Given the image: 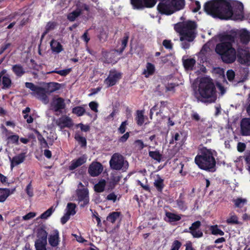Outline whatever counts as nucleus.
Instances as JSON below:
<instances>
[{"mask_svg": "<svg viewBox=\"0 0 250 250\" xmlns=\"http://www.w3.org/2000/svg\"><path fill=\"white\" fill-rule=\"evenodd\" d=\"M204 9L208 15L213 17L227 20L230 18L235 12L239 17L242 16L243 5L238 1L211 0L205 4Z\"/></svg>", "mask_w": 250, "mask_h": 250, "instance_id": "1", "label": "nucleus"}, {"mask_svg": "<svg viewBox=\"0 0 250 250\" xmlns=\"http://www.w3.org/2000/svg\"><path fill=\"white\" fill-rule=\"evenodd\" d=\"M234 42L235 38L231 35H227L223 42L216 46V52L220 56L223 62L226 63H231L236 59L237 52L233 47Z\"/></svg>", "mask_w": 250, "mask_h": 250, "instance_id": "2", "label": "nucleus"}, {"mask_svg": "<svg viewBox=\"0 0 250 250\" xmlns=\"http://www.w3.org/2000/svg\"><path fill=\"white\" fill-rule=\"evenodd\" d=\"M195 96L198 101L203 103H213L216 99V89L211 79L203 78L199 86L198 92H195Z\"/></svg>", "mask_w": 250, "mask_h": 250, "instance_id": "3", "label": "nucleus"}, {"mask_svg": "<svg viewBox=\"0 0 250 250\" xmlns=\"http://www.w3.org/2000/svg\"><path fill=\"white\" fill-rule=\"evenodd\" d=\"M215 151L211 149L203 147L199 150L195 158V162L201 169L209 171H215L216 161L214 157Z\"/></svg>", "mask_w": 250, "mask_h": 250, "instance_id": "4", "label": "nucleus"}, {"mask_svg": "<svg viewBox=\"0 0 250 250\" xmlns=\"http://www.w3.org/2000/svg\"><path fill=\"white\" fill-rule=\"evenodd\" d=\"M196 28V25L193 21H189L182 23L178 32L181 35L180 41L183 48L186 49L189 48V42H192L195 37Z\"/></svg>", "mask_w": 250, "mask_h": 250, "instance_id": "5", "label": "nucleus"}, {"mask_svg": "<svg viewBox=\"0 0 250 250\" xmlns=\"http://www.w3.org/2000/svg\"><path fill=\"white\" fill-rule=\"evenodd\" d=\"M184 5V0H171L167 1L165 3H160L157 6V8L162 14L170 15L175 11L182 9Z\"/></svg>", "mask_w": 250, "mask_h": 250, "instance_id": "6", "label": "nucleus"}, {"mask_svg": "<svg viewBox=\"0 0 250 250\" xmlns=\"http://www.w3.org/2000/svg\"><path fill=\"white\" fill-rule=\"evenodd\" d=\"M109 165L111 169L116 170L125 171L128 167L127 161L119 153L113 154L109 161Z\"/></svg>", "mask_w": 250, "mask_h": 250, "instance_id": "7", "label": "nucleus"}, {"mask_svg": "<svg viewBox=\"0 0 250 250\" xmlns=\"http://www.w3.org/2000/svg\"><path fill=\"white\" fill-rule=\"evenodd\" d=\"M237 56L239 63L248 66L250 65V52L248 48L239 45L237 49Z\"/></svg>", "mask_w": 250, "mask_h": 250, "instance_id": "8", "label": "nucleus"}, {"mask_svg": "<svg viewBox=\"0 0 250 250\" xmlns=\"http://www.w3.org/2000/svg\"><path fill=\"white\" fill-rule=\"evenodd\" d=\"M51 109L59 115L62 113V110L65 108L66 105L63 99L58 96H55L50 103Z\"/></svg>", "mask_w": 250, "mask_h": 250, "instance_id": "9", "label": "nucleus"}, {"mask_svg": "<svg viewBox=\"0 0 250 250\" xmlns=\"http://www.w3.org/2000/svg\"><path fill=\"white\" fill-rule=\"evenodd\" d=\"M131 3L134 8L142 9L144 7L151 8L153 7L156 3V0H130Z\"/></svg>", "mask_w": 250, "mask_h": 250, "instance_id": "10", "label": "nucleus"}, {"mask_svg": "<svg viewBox=\"0 0 250 250\" xmlns=\"http://www.w3.org/2000/svg\"><path fill=\"white\" fill-rule=\"evenodd\" d=\"M121 78V74L116 71H111L108 77L104 80V83L107 87L111 86L116 84Z\"/></svg>", "mask_w": 250, "mask_h": 250, "instance_id": "11", "label": "nucleus"}, {"mask_svg": "<svg viewBox=\"0 0 250 250\" xmlns=\"http://www.w3.org/2000/svg\"><path fill=\"white\" fill-rule=\"evenodd\" d=\"M56 124L61 129L65 127L70 128L73 125L72 119L67 116H62L57 119Z\"/></svg>", "mask_w": 250, "mask_h": 250, "instance_id": "12", "label": "nucleus"}, {"mask_svg": "<svg viewBox=\"0 0 250 250\" xmlns=\"http://www.w3.org/2000/svg\"><path fill=\"white\" fill-rule=\"evenodd\" d=\"M201 225L199 221H197L192 224L189 228V231L185 230L186 232H189L191 234L193 237L199 238L203 236V232L199 229Z\"/></svg>", "mask_w": 250, "mask_h": 250, "instance_id": "13", "label": "nucleus"}, {"mask_svg": "<svg viewBox=\"0 0 250 250\" xmlns=\"http://www.w3.org/2000/svg\"><path fill=\"white\" fill-rule=\"evenodd\" d=\"M103 170V166L99 162H92L89 166L88 173L92 177L98 176Z\"/></svg>", "mask_w": 250, "mask_h": 250, "instance_id": "14", "label": "nucleus"}, {"mask_svg": "<svg viewBox=\"0 0 250 250\" xmlns=\"http://www.w3.org/2000/svg\"><path fill=\"white\" fill-rule=\"evenodd\" d=\"M60 242L59 232L57 229H54L49 235V244L52 247H57L59 245Z\"/></svg>", "mask_w": 250, "mask_h": 250, "instance_id": "15", "label": "nucleus"}, {"mask_svg": "<svg viewBox=\"0 0 250 250\" xmlns=\"http://www.w3.org/2000/svg\"><path fill=\"white\" fill-rule=\"evenodd\" d=\"M241 133L244 136H250V119L246 118L241 122Z\"/></svg>", "mask_w": 250, "mask_h": 250, "instance_id": "16", "label": "nucleus"}, {"mask_svg": "<svg viewBox=\"0 0 250 250\" xmlns=\"http://www.w3.org/2000/svg\"><path fill=\"white\" fill-rule=\"evenodd\" d=\"M86 160L87 157L84 155L79 157L76 160H73L71 162V164L69 167V169L72 170L76 169L77 167L85 163L86 161Z\"/></svg>", "mask_w": 250, "mask_h": 250, "instance_id": "17", "label": "nucleus"}, {"mask_svg": "<svg viewBox=\"0 0 250 250\" xmlns=\"http://www.w3.org/2000/svg\"><path fill=\"white\" fill-rule=\"evenodd\" d=\"M77 194L79 201H83V205H86L89 202L88 192L86 189H79L77 190Z\"/></svg>", "mask_w": 250, "mask_h": 250, "instance_id": "18", "label": "nucleus"}, {"mask_svg": "<svg viewBox=\"0 0 250 250\" xmlns=\"http://www.w3.org/2000/svg\"><path fill=\"white\" fill-rule=\"evenodd\" d=\"M102 55L104 58V62L106 63H115L117 62L115 60V53L112 52L102 51Z\"/></svg>", "mask_w": 250, "mask_h": 250, "instance_id": "19", "label": "nucleus"}, {"mask_svg": "<svg viewBox=\"0 0 250 250\" xmlns=\"http://www.w3.org/2000/svg\"><path fill=\"white\" fill-rule=\"evenodd\" d=\"M46 93H47L45 90V88L42 87H41L36 93L37 98L45 104H48L49 102V98L46 95Z\"/></svg>", "mask_w": 250, "mask_h": 250, "instance_id": "20", "label": "nucleus"}, {"mask_svg": "<svg viewBox=\"0 0 250 250\" xmlns=\"http://www.w3.org/2000/svg\"><path fill=\"white\" fill-rule=\"evenodd\" d=\"M25 159V154L21 153L15 157H14L11 161V167H13L18 165L22 163Z\"/></svg>", "mask_w": 250, "mask_h": 250, "instance_id": "21", "label": "nucleus"}, {"mask_svg": "<svg viewBox=\"0 0 250 250\" xmlns=\"http://www.w3.org/2000/svg\"><path fill=\"white\" fill-rule=\"evenodd\" d=\"M164 181L159 175H156L154 181V186L158 191H162L164 186Z\"/></svg>", "mask_w": 250, "mask_h": 250, "instance_id": "22", "label": "nucleus"}, {"mask_svg": "<svg viewBox=\"0 0 250 250\" xmlns=\"http://www.w3.org/2000/svg\"><path fill=\"white\" fill-rule=\"evenodd\" d=\"M121 220V213L120 212H112L109 213L106 217V220L112 223H114L116 221Z\"/></svg>", "mask_w": 250, "mask_h": 250, "instance_id": "23", "label": "nucleus"}, {"mask_svg": "<svg viewBox=\"0 0 250 250\" xmlns=\"http://www.w3.org/2000/svg\"><path fill=\"white\" fill-rule=\"evenodd\" d=\"M38 237L36 242L47 243V233L44 229H40L38 230Z\"/></svg>", "mask_w": 250, "mask_h": 250, "instance_id": "24", "label": "nucleus"}, {"mask_svg": "<svg viewBox=\"0 0 250 250\" xmlns=\"http://www.w3.org/2000/svg\"><path fill=\"white\" fill-rule=\"evenodd\" d=\"M51 49L53 52L59 53L63 48L61 44L56 40H52L50 42Z\"/></svg>", "mask_w": 250, "mask_h": 250, "instance_id": "25", "label": "nucleus"}, {"mask_svg": "<svg viewBox=\"0 0 250 250\" xmlns=\"http://www.w3.org/2000/svg\"><path fill=\"white\" fill-rule=\"evenodd\" d=\"M0 83H2L1 88L3 89H9L11 86L12 82L9 75H6L0 78Z\"/></svg>", "mask_w": 250, "mask_h": 250, "instance_id": "26", "label": "nucleus"}, {"mask_svg": "<svg viewBox=\"0 0 250 250\" xmlns=\"http://www.w3.org/2000/svg\"><path fill=\"white\" fill-rule=\"evenodd\" d=\"M154 71V65L150 62H147L146 63V68L144 69L143 74L145 75L146 77H148L149 76L153 75Z\"/></svg>", "mask_w": 250, "mask_h": 250, "instance_id": "27", "label": "nucleus"}, {"mask_svg": "<svg viewBox=\"0 0 250 250\" xmlns=\"http://www.w3.org/2000/svg\"><path fill=\"white\" fill-rule=\"evenodd\" d=\"M12 69L13 72L18 77H21L25 73L23 68L20 64L14 65L12 66Z\"/></svg>", "mask_w": 250, "mask_h": 250, "instance_id": "28", "label": "nucleus"}, {"mask_svg": "<svg viewBox=\"0 0 250 250\" xmlns=\"http://www.w3.org/2000/svg\"><path fill=\"white\" fill-rule=\"evenodd\" d=\"M196 62L194 59H188L183 60L184 67L187 70H192Z\"/></svg>", "mask_w": 250, "mask_h": 250, "instance_id": "29", "label": "nucleus"}, {"mask_svg": "<svg viewBox=\"0 0 250 250\" xmlns=\"http://www.w3.org/2000/svg\"><path fill=\"white\" fill-rule=\"evenodd\" d=\"M82 14V10L77 8L67 15V19L70 21H74Z\"/></svg>", "mask_w": 250, "mask_h": 250, "instance_id": "30", "label": "nucleus"}, {"mask_svg": "<svg viewBox=\"0 0 250 250\" xmlns=\"http://www.w3.org/2000/svg\"><path fill=\"white\" fill-rule=\"evenodd\" d=\"M209 50L210 49L208 46L204 45L199 54V57L201 58L203 61H206L207 56L209 54Z\"/></svg>", "mask_w": 250, "mask_h": 250, "instance_id": "31", "label": "nucleus"}, {"mask_svg": "<svg viewBox=\"0 0 250 250\" xmlns=\"http://www.w3.org/2000/svg\"><path fill=\"white\" fill-rule=\"evenodd\" d=\"M10 189L8 188H0V202H4L10 195Z\"/></svg>", "mask_w": 250, "mask_h": 250, "instance_id": "32", "label": "nucleus"}, {"mask_svg": "<svg viewBox=\"0 0 250 250\" xmlns=\"http://www.w3.org/2000/svg\"><path fill=\"white\" fill-rule=\"evenodd\" d=\"M59 83H51L48 84L47 88L45 89L46 92L48 94L53 93L59 89Z\"/></svg>", "mask_w": 250, "mask_h": 250, "instance_id": "33", "label": "nucleus"}, {"mask_svg": "<svg viewBox=\"0 0 250 250\" xmlns=\"http://www.w3.org/2000/svg\"><path fill=\"white\" fill-rule=\"evenodd\" d=\"M232 201L234 203L235 207L238 208H242L247 204V202L246 199L242 198H238L235 199H233Z\"/></svg>", "mask_w": 250, "mask_h": 250, "instance_id": "34", "label": "nucleus"}, {"mask_svg": "<svg viewBox=\"0 0 250 250\" xmlns=\"http://www.w3.org/2000/svg\"><path fill=\"white\" fill-rule=\"evenodd\" d=\"M129 39V35L128 33H125V36L122 41V48L120 50H115V52H119L120 54H121L124 49H125V47L127 45V43L128 42V40Z\"/></svg>", "mask_w": 250, "mask_h": 250, "instance_id": "35", "label": "nucleus"}, {"mask_svg": "<svg viewBox=\"0 0 250 250\" xmlns=\"http://www.w3.org/2000/svg\"><path fill=\"white\" fill-rule=\"evenodd\" d=\"M56 26V22L53 21L48 22L45 26V30L42 35V39L50 30L54 29Z\"/></svg>", "mask_w": 250, "mask_h": 250, "instance_id": "36", "label": "nucleus"}, {"mask_svg": "<svg viewBox=\"0 0 250 250\" xmlns=\"http://www.w3.org/2000/svg\"><path fill=\"white\" fill-rule=\"evenodd\" d=\"M106 182L104 180H100L98 183L94 186L95 190L98 192H101L104 189Z\"/></svg>", "mask_w": 250, "mask_h": 250, "instance_id": "37", "label": "nucleus"}, {"mask_svg": "<svg viewBox=\"0 0 250 250\" xmlns=\"http://www.w3.org/2000/svg\"><path fill=\"white\" fill-rule=\"evenodd\" d=\"M149 156L153 159L160 162L162 158V155L159 151H149Z\"/></svg>", "mask_w": 250, "mask_h": 250, "instance_id": "38", "label": "nucleus"}, {"mask_svg": "<svg viewBox=\"0 0 250 250\" xmlns=\"http://www.w3.org/2000/svg\"><path fill=\"white\" fill-rule=\"evenodd\" d=\"M136 121L137 124L142 125L144 123V116L143 111L138 110L137 111V116Z\"/></svg>", "mask_w": 250, "mask_h": 250, "instance_id": "39", "label": "nucleus"}, {"mask_svg": "<svg viewBox=\"0 0 250 250\" xmlns=\"http://www.w3.org/2000/svg\"><path fill=\"white\" fill-rule=\"evenodd\" d=\"M166 215L169 222L177 221L181 218L180 216L169 212H167Z\"/></svg>", "mask_w": 250, "mask_h": 250, "instance_id": "40", "label": "nucleus"}, {"mask_svg": "<svg viewBox=\"0 0 250 250\" xmlns=\"http://www.w3.org/2000/svg\"><path fill=\"white\" fill-rule=\"evenodd\" d=\"M228 224H238L239 222L238 220V217L233 212H231L229 214V217L227 219L226 221Z\"/></svg>", "mask_w": 250, "mask_h": 250, "instance_id": "41", "label": "nucleus"}, {"mask_svg": "<svg viewBox=\"0 0 250 250\" xmlns=\"http://www.w3.org/2000/svg\"><path fill=\"white\" fill-rule=\"evenodd\" d=\"M75 208V204L71 203H68L66 209V213L70 216L74 215L76 213Z\"/></svg>", "mask_w": 250, "mask_h": 250, "instance_id": "42", "label": "nucleus"}, {"mask_svg": "<svg viewBox=\"0 0 250 250\" xmlns=\"http://www.w3.org/2000/svg\"><path fill=\"white\" fill-rule=\"evenodd\" d=\"M54 211H55V208L53 207V206H52L49 209H48L47 210H46L44 212L42 213L41 215L40 218L42 219H46L49 216H51V215L52 214V213Z\"/></svg>", "mask_w": 250, "mask_h": 250, "instance_id": "43", "label": "nucleus"}, {"mask_svg": "<svg viewBox=\"0 0 250 250\" xmlns=\"http://www.w3.org/2000/svg\"><path fill=\"white\" fill-rule=\"evenodd\" d=\"M85 109L82 106H76L72 109V113L78 116H82L85 113Z\"/></svg>", "mask_w": 250, "mask_h": 250, "instance_id": "44", "label": "nucleus"}, {"mask_svg": "<svg viewBox=\"0 0 250 250\" xmlns=\"http://www.w3.org/2000/svg\"><path fill=\"white\" fill-rule=\"evenodd\" d=\"M250 40V36L248 32H244L240 34V40L243 43H247L249 42Z\"/></svg>", "mask_w": 250, "mask_h": 250, "instance_id": "45", "label": "nucleus"}, {"mask_svg": "<svg viewBox=\"0 0 250 250\" xmlns=\"http://www.w3.org/2000/svg\"><path fill=\"white\" fill-rule=\"evenodd\" d=\"M210 230L211 233L213 235H220L221 236L224 235V232L220 229L217 226H213L211 227Z\"/></svg>", "mask_w": 250, "mask_h": 250, "instance_id": "46", "label": "nucleus"}, {"mask_svg": "<svg viewBox=\"0 0 250 250\" xmlns=\"http://www.w3.org/2000/svg\"><path fill=\"white\" fill-rule=\"evenodd\" d=\"M26 87L30 89L32 91L35 92V93L40 89L41 87L37 86L32 83L26 82L25 83Z\"/></svg>", "mask_w": 250, "mask_h": 250, "instance_id": "47", "label": "nucleus"}, {"mask_svg": "<svg viewBox=\"0 0 250 250\" xmlns=\"http://www.w3.org/2000/svg\"><path fill=\"white\" fill-rule=\"evenodd\" d=\"M71 71V68H68L66 69L63 70H54L52 71V72H49V73H56L58 74H59L62 76H65L67 75H68Z\"/></svg>", "mask_w": 250, "mask_h": 250, "instance_id": "48", "label": "nucleus"}, {"mask_svg": "<svg viewBox=\"0 0 250 250\" xmlns=\"http://www.w3.org/2000/svg\"><path fill=\"white\" fill-rule=\"evenodd\" d=\"M47 243L35 242V246L36 250H47L46 246Z\"/></svg>", "mask_w": 250, "mask_h": 250, "instance_id": "49", "label": "nucleus"}, {"mask_svg": "<svg viewBox=\"0 0 250 250\" xmlns=\"http://www.w3.org/2000/svg\"><path fill=\"white\" fill-rule=\"evenodd\" d=\"M25 191L29 197H31L33 196V188L31 183L27 186Z\"/></svg>", "mask_w": 250, "mask_h": 250, "instance_id": "50", "label": "nucleus"}, {"mask_svg": "<svg viewBox=\"0 0 250 250\" xmlns=\"http://www.w3.org/2000/svg\"><path fill=\"white\" fill-rule=\"evenodd\" d=\"M127 125V122L126 121L122 123L121 125L118 128V131L121 134H123L126 130V126Z\"/></svg>", "mask_w": 250, "mask_h": 250, "instance_id": "51", "label": "nucleus"}, {"mask_svg": "<svg viewBox=\"0 0 250 250\" xmlns=\"http://www.w3.org/2000/svg\"><path fill=\"white\" fill-rule=\"evenodd\" d=\"M182 244L178 240H175L172 243L171 249L170 250H179L181 247Z\"/></svg>", "mask_w": 250, "mask_h": 250, "instance_id": "52", "label": "nucleus"}, {"mask_svg": "<svg viewBox=\"0 0 250 250\" xmlns=\"http://www.w3.org/2000/svg\"><path fill=\"white\" fill-rule=\"evenodd\" d=\"M227 76L228 79L229 81H231L233 80L235 77V73L232 70H229L227 72Z\"/></svg>", "mask_w": 250, "mask_h": 250, "instance_id": "53", "label": "nucleus"}, {"mask_svg": "<svg viewBox=\"0 0 250 250\" xmlns=\"http://www.w3.org/2000/svg\"><path fill=\"white\" fill-rule=\"evenodd\" d=\"M76 139L81 144L82 146H86V141L85 138L80 136H77L75 137Z\"/></svg>", "mask_w": 250, "mask_h": 250, "instance_id": "54", "label": "nucleus"}, {"mask_svg": "<svg viewBox=\"0 0 250 250\" xmlns=\"http://www.w3.org/2000/svg\"><path fill=\"white\" fill-rule=\"evenodd\" d=\"M36 213L33 212H30L27 213L26 215L23 216L22 217V218L24 220H28L36 216Z\"/></svg>", "mask_w": 250, "mask_h": 250, "instance_id": "55", "label": "nucleus"}, {"mask_svg": "<svg viewBox=\"0 0 250 250\" xmlns=\"http://www.w3.org/2000/svg\"><path fill=\"white\" fill-rule=\"evenodd\" d=\"M89 106L93 111L98 112V110L97 109L98 104L95 102H91L89 104Z\"/></svg>", "mask_w": 250, "mask_h": 250, "instance_id": "56", "label": "nucleus"}, {"mask_svg": "<svg viewBox=\"0 0 250 250\" xmlns=\"http://www.w3.org/2000/svg\"><path fill=\"white\" fill-rule=\"evenodd\" d=\"M177 205L179 208L181 210H185L186 208V207L183 201L181 200H177L176 201Z\"/></svg>", "mask_w": 250, "mask_h": 250, "instance_id": "57", "label": "nucleus"}, {"mask_svg": "<svg viewBox=\"0 0 250 250\" xmlns=\"http://www.w3.org/2000/svg\"><path fill=\"white\" fill-rule=\"evenodd\" d=\"M11 45V44L10 43H6L2 45L0 48V55L2 54L4 51L8 49Z\"/></svg>", "mask_w": 250, "mask_h": 250, "instance_id": "58", "label": "nucleus"}, {"mask_svg": "<svg viewBox=\"0 0 250 250\" xmlns=\"http://www.w3.org/2000/svg\"><path fill=\"white\" fill-rule=\"evenodd\" d=\"M8 139L12 143H18L19 139V137L18 135H14L9 136L8 137Z\"/></svg>", "mask_w": 250, "mask_h": 250, "instance_id": "59", "label": "nucleus"}, {"mask_svg": "<svg viewBox=\"0 0 250 250\" xmlns=\"http://www.w3.org/2000/svg\"><path fill=\"white\" fill-rule=\"evenodd\" d=\"M106 199L115 202L117 199V195L114 193H110L107 196Z\"/></svg>", "mask_w": 250, "mask_h": 250, "instance_id": "60", "label": "nucleus"}, {"mask_svg": "<svg viewBox=\"0 0 250 250\" xmlns=\"http://www.w3.org/2000/svg\"><path fill=\"white\" fill-rule=\"evenodd\" d=\"M163 45L167 49H171L172 47L170 41L165 40L163 42Z\"/></svg>", "mask_w": 250, "mask_h": 250, "instance_id": "61", "label": "nucleus"}, {"mask_svg": "<svg viewBox=\"0 0 250 250\" xmlns=\"http://www.w3.org/2000/svg\"><path fill=\"white\" fill-rule=\"evenodd\" d=\"M246 148V145L244 143H239L237 145V150L239 152H243Z\"/></svg>", "mask_w": 250, "mask_h": 250, "instance_id": "62", "label": "nucleus"}, {"mask_svg": "<svg viewBox=\"0 0 250 250\" xmlns=\"http://www.w3.org/2000/svg\"><path fill=\"white\" fill-rule=\"evenodd\" d=\"M135 143L140 149H143L144 147L147 146V145H144L143 142L140 140L136 141Z\"/></svg>", "mask_w": 250, "mask_h": 250, "instance_id": "63", "label": "nucleus"}, {"mask_svg": "<svg viewBox=\"0 0 250 250\" xmlns=\"http://www.w3.org/2000/svg\"><path fill=\"white\" fill-rule=\"evenodd\" d=\"M78 126L81 128L82 131L84 132H87L89 130V126L87 125H84L82 124H79Z\"/></svg>", "mask_w": 250, "mask_h": 250, "instance_id": "64", "label": "nucleus"}]
</instances>
